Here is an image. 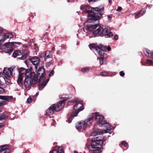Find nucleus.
Returning <instances> with one entry per match:
<instances>
[{
    "label": "nucleus",
    "instance_id": "nucleus-43",
    "mask_svg": "<svg viewBox=\"0 0 153 153\" xmlns=\"http://www.w3.org/2000/svg\"><path fill=\"white\" fill-rule=\"evenodd\" d=\"M4 42L2 41V39L0 40V49L2 48L1 45Z\"/></svg>",
    "mask_w": 153,
    "mask_h": 153
},
{
    "label": "nucleus",
    "instance_id": "nucleus-18",
    "mask_svg": "<svg viewBox=\"0 0 153 153\" xmlns=\"http://www.w3.org/2000/svg\"><path fill=\"white\" fill-rule=\"evenodd\" d=\"M13 35L10 33H5L3 35V39H2V41L4 42L7 39H11L13 38Z\"/></svg>",
    "mask_w": 153,
    "mask_h": 153
},
{
    "label": "nucleus",
    "instance_id": "nucleus-41",
    "mask_svg": "<svg viewBox=\"0 0 153 153\" xmlns=\"http://www.w3.org/2000/svg\"><path fill=\"white\" fill-rule=\"evenodd\" d=\"M71 117H70V118H69L68 120V123H71V121H72V120L73 119V118H72V117H73V116H71Z\"/></svg>",
    "mask_w": 153,
    "mask_h": 153
},
{
    "label": "nucleus",
    "instance_id": "nucleus-3",
    "mask_svg": "<svg viewBox=\"0 0 153 153\" xmlns=\"http://www.w3.org/2000/svg\"><path fill=\"white\" fill-rule=\"evenodd\" d=\"M95 119L97 121H100L98 123V125L99 126L102 127L105 125V126L106 128V130H99L97 132V134H101L107 133H111L110 131L112 128V127L111 126L110 124L107 123L106 120L102 121L103 117L102 116L100 115L97 113H96L95 114Z\"/></svg>",
    "mask_w": 153,
    "mask_h": 153
},
{
    "label": "nucleus",
    "instance_id": "nucleus-28",
    "mask_svg": "<svg viewBox=\"0 0 153 153\" xmlns=\"http://www.w3.org/2000/svg\"><path fill=\"white\" fill-rule=\"evenodd\" d=\"M48 80H46V83H44L40 85L39 86V89H42L46 85V84L48 83Z\"/></svg>",
    "mask_w": 153,
    "mask_h": 153
},
{
    "label": "nucleus",
    "instance_id": "nucleus-36",
    "mask_svg": "<svg viewBox=\"0 0 153 153\" xmlns=\"http://www.w3.org/2000/svg\"><path fill=\"white\" fill-rule=\"evenodd\" d=\"M146 63L149 65H150L152 63V61L150 60H147L146 61Z\"/></svg>",
    "mask_w": 153,
    "mask_h": 153
},
{
    "label": "nucleus",
    "instance_id": "nucleus-9",
    "mask_svg": "<svg viewBox=\"0 0 153 153\" xmlns=\"http://www.w3.org/2000/svg\"><path fill=\"white\" fill-rule=\"evenodd\" d=\"M103 35L105 38H110L112 36L113 34L110 31V28L107 27L103 29Z\"/></svg>",
    "mask_w": 153,
    "mask_h": 153
},
{
    "label": "nucleus",
    "instance_id": "nucleus-52",
    "mask_svg": "<svg viewBox=\"0 0 153 153\" xmlns=\"http://www.w3.org/2000/svg\"><path fill=\"white\" fill-rule=\"evenodd\" d=\"M73 153H78L76 152V151H74V152Z\"/></svg>",
    "mask_w": 153,
    "mask_h": 153
},
{
    "label": "nucleus",
    "instance_id": "nucleus-23",
    "mask_svg": "<svg viewBox=\"0 0 153 153\" xmlns=\"http://www.w3.org/2000/svg\"><path fill=\"white\" fill-rule=\"evenodd\" d=\"M9 152L7 149V146L6 145L2 146H0V151Z\"/></svg>",
    "mask_w": 153,
    "mask_h": 153
},
{
    "label": "nucleus",
    "instance_id": "nucleus-13",
    "mask_svg": "<svg viewBox=\"0 0 153 153\" xmlns=\"http://www.w3.org/2000/svg\"><path fill=\"white\" fill-rule=\"evenodd\" d=\"M52 57V53L49 51H47L45 53L44 60L47 62L48 61L49 59L51 58Z\"/></svg>",
    "mask_w": 153,
    "mask_h": 153
},
{
    "label": "nucleus",
    "instance_id": "nucleus-22",
    "mask_svg": "<svg viewBox=\"0 0 153 153\" xmlns=\"http://www.w3.org/2000/svg\"><path fill=\"white\" fill-rule=\"evenodd\" d=\"M21 55L22 53L19 51H15L13 54V56L14 57H17L19 56H21Z\"/></svg>",
    "mask_w": 153,
    "mask_h": 153
},
{
    "label": "nucleus",
    "instance_id": "nucleus-48",
    "mask_svg": "<svg viewBox=\"0 0 153 153\" xmlns=\"http://www.w3.org/2000/svg\"><path fill=\"white\" fill-rule=\"evenodd\" d=\"M3 30L1 29H0V36L2 33Z\"/></svg>",
    "mask_w": 153,
    "mask_h": 153
},
{
    "label": "nucleus",
    "instance_id": "nucleus-39",
    "mask_svg": "<svg viewBox=\"0 0 153 153\" xmlns=\"http://www.w3.org/2000/svg\"><path fill=\"white\" fill-rule=\"evenodd\" d=\"M4 91V89L2 88H0V94H2Z\"/></svg>",
    "mask_w": 153,
    "mask_h": 153
},
{
    "label": "nucleus",
    "instance_id": "nucleus-21",
    "mask_svg": "<svg viewBox=\"0 0 153 153\" xmlns=\"http://www.w3.org/2000/svg\"><path fill=\"white\" fill-rule=\"evenodd\" d=\"M145 13V10L144 9H142L140 11L137 13L135 16L136 19H137L140 17L141 16H142Z\"/></svg>",
    "mask_w": 153,
    "mask_h": 153
},
{
    "label": "nucleus",
    "instance_id": "nucleus-16",
    "mask_svg": "<svg viewBox=\"0 0 153 153\" xmlns=\"http://www.w3.org/2000/svg\"><path fill=\"white\" fill-rule=\"evenodd\" d=\"M31 62L34 65H37L39 62V59L36 56H34L30 59Z\"/></svg>",
    "mask_w": 153,
    "mask_h": 153
},
{
    "label": "nucleus",
    "instance_id": "nucleus-40",
    "mask_svg": "<svg viewBox=\"0 0 153 153\" xmlns=\"http://www.w3.org/2000/svg\"><path fill=\"white\" fill-rule=\"evenodd\" d=\"M120 75V76H123L125 75V73L121 71L119 73Z\"/></svg>",
    "mask_w": 153,
    "mask_h": 153
},
{
    "label": "nucleus",
    "instance_id": "nucleus-42",
    "mask_svg": "<svg viewBox=\"0 0 153 153\" xmlns=\"http://www.w3.org/2000/svg\"><path fill=\"white\" fill-rule=\"evenodd\" d=\"M4 126V125L2 123H0V128Z\"/></svg>",
    "mask_w": 153,
    "mask_h": 153
},
{
    "label": "nucleus",
    "instance_id": "nucleus-6",
    "mask_svg": "<svg viewBox=\"0 0 153 153\" xmlns=\"http://www.w3.org/2000/svg\"><path fill=\"white\" fill-rule=\"evenodd\" d=\"M13 68H4V69L3 73H0V76L4 79L6 82L9 83L10 80V77L13 74Z\"/></svg>",
    "mask_w": 153,
    "mask_h": 153
},
{
    "label": "nucleus",
    "instance_id": "nucleus-37",
    "mask_svg": "<svg viewBox=\"0 0 153 153\" xmlns=\"http://www.w3.org/2000/svg\"><path fill=\"white\" fill-rule=\"evenodd\" d=\"M121 144H122V145H124V146H127V145H128V144L127 143L126 141H123L121 143Z\"/></svg>",
    "mask_w": 153,
    "mask_h": 153
},
{
    "label": "nucleus",
    "instance_id": "nucleus-44",
    "mask_svg": "<svg viewBox=\"0 0 153 153\" xmlns=\"http://www.w3.org/2000/svg\"><path fill=\"white\" fill-rule=\"evenodd\" d=\"M122 7H119L117 9V11H120L122 10Z\"/></svg>",
    "mask_w": 153,
    "mask_h": 153
},
{
    "label": "nucleus",
    "instance_id": "nucleus-4",
    "mask_svg": "<svg viewBox=\"0 0 153 153\" xmlns=\"http://www.w3.org/2000/svg\"><path fill=\"white\" fill-rule=\"evenodd\" d=\"M96 138V139L92 140L91 145L88 148L90 150L94 151L93 153H101L103 141L102 140L98 139L97 137Z\"/></svg>",
    "mask_w": 153,
    "mask_h": 153
},
{
    "label": "nucleus",
    "instance_id": "nucleus-15",
    "mask_svg": "<svg viewBox=\"0 0 153 153\" xmlns=\"http://www.w3.org/2000/svg\"><path fill=\"white\" fill-rule=\"evenodd\" d=\"M55 111L54 108V104L51 105L46 111V114L48 115H51L53 114Z\"/></svg>",
    "mask_w": 153,
    "mask_h": 153
},
{
    "label": "nucleus",
    "instance_id": "nucleus-45",
    "mask_svg": "<svg viewBox=\"0 0 153 153\" xmlns=\"http://www.w3.org/2000/svg\"><path fill=\"white\" fill-rule=\"evenodd\" d=\"M112 16L111 15H109L108 16V20H109L111 19V18Z\"/></svg>",
    "mask_w": 153,
    "mask_h": 153
},
{
    "label": "nucleus",
    "instance_id": "nucleus-8",
    "mask_svg": "<svg viewBox=\"0 0 153 153\" xmlns=\"http://www.w3.org/2000/svg\"><path fill=\"white\" fill-rule=\"evenodd\" d=\"M36 71L37 73V74H35L36 76H39V81L40 82L41 81L42 76L45 72V69L43 67H39L38 70H37V66H36L35 67Z\"/></svg>",
    "mask_w": 153,
    "mask_h": 153
},
{
    "label": "nucleus",
    "instance_id": "nucleus-17",
    "mask_svg": "<svg viewBox=\"0 0 153 153\" xmlns=\"http://www.w3.org/2000/svg\"><path fill=\"white\" fill-rule=\"evenodd\" d=\"M85 122L83 120L79 122L76 124V127L77 129H80L84 127H85Z\"/></svg>",
    "mask_w": 153,
    "mask_h": 153
},
{
    "label": "nucleus",
    "instance_id": "nucleus-19",
    "mask_svg": "<svg viewBox=\"0 0 153 153\" xmlns=\"http://www.w3.org/2000/svg\"><path fill=\"white\" fill-rule=\"evenodd\" d=\"M12 98L11 96H1L0 99L4 100H6L8 102H10Z\"/></svg>",
    "mask_w": 153,
    "mask_h": 153
},
{
    "label": "nucleus",
    "instance_id": "nucleus-30",
    "mask_svg": "<svg viewBox=\"0 0 153 153\" xmlns=\"http://www.w3.org/2000/svg\"><path fill=\"white\" fill-rule=\"evenodd\" d=\"M100 45H102L103 47H106V50L105 51H104V53H105V51H106L107 50V51H110L111 50V47L109 46H108L107 47L106 46H104L103 45H98L97 46H100Z\"/></svg>",
    "mask_w": 153,
    "mask_h": 153
},
{
    "label": "nucleus",
    "instance_id": "nucleus-14",
    "mask_svg": "<svg viewBox=\"0 0 153 153\" xmlns=\"http://www.w3.org/2000/svg\"><path fill=\"white\" fill-rule=\"evenodd\" d=\"M94 119L93 117H91L88 118L84 121L85 127H87L91 125L93 122Z\"/></svg>",
    "mask_w": 153,
    "mask_h": 153
},
{
    "label": "nucleus",
    "instance_id": "nucleus-5",
    "mask_svg": "<svg viewBox=\"0 0 153 153\" xmlns=\"http://www.w3.org/2000/svg\"><path fill=\"white\" fill-rule=\"evenodd\" d=\"M89 47L91 49H95L98 53L101 56L99 59H100V63L101 65L103 64V56L105 55L104 51L106 50V47H103L102 45L97 46V45L93 44L89 45Z\"/></svg>",
    "mask_w": 153,
    "mask_h": 153
},
{
    "label": "nucleus",
    "instance_id": "nucleus-46",
    "mask_svg": "<svg viewBox=\"0 0 153 153\" xmlns=\"http://www.w3.org/2000/svg\"><path fill=\"white\" fill-rule=\"evenodd\" d=\"M114 39H115V40L118 39V36L117 35H114Z\"/></svg>",
    "mask_w": 153,
    "mask_h": 153
},
{
    "label": "nucleus",
    "instance_id": "nucleus-35",
    "mask_svg": "<svg viewBox=\"0 0 153 153\" xmlns=\"http://www.w3.org/2000/svg\"><path fill=\"white\" fill-rule=\"evenodd\" d=\"M89 70L88 68H83L82 69L81 71L83 72H85Z\"/></svg>",
    "mask_w": 153,
    "mask_h": 153
},
{
    "label": "nucleus",
    "instance_id": "nucleus-20",
    "mask_svg": "<svg viewBox=\"0 0 153 153\" xmlns=\"http://www.w3.org/2000/svg\"><path fill=\"white\" fill-rule=\"evenodd\" d=\"M78 33L81 36L85 37L87 35L86 33L85 32L84 28L82 29H79L78 30Z\"/></svg>",
    "mask_w": 153,
    "mask_h": 153
},
{
    "label": "nucleus",
    "instance_id": "nucleus-7",
    "mask_svg": "<svg viewBox=\"0 0 153 153\" xmlns=\"http://www.w3.org/2000/svg\"><path fill=\"white\" fill-rule=\"evenodd\" d=\"M74 108L75 111L73 112L71 114V116L73 117L76 116L79 112L82 111L84 108L82 104L80 102H77L74 107Z\"/></svg>",
    "mask_w": 153,
    "mask_h": 153
},
{
    "label": "nucleus",
    "instance_id": "nucleus-33",
    "mask_svg": "<svg viewBox=\"0 0 153 153\" xmlns=\"http://www.w3.org/2000/svg\"><path fill=\"white\" fill-rule=\"evenodd\" d=\"M6 104V102L4 101H0V106H1L3 105H5Z\"/></svg>",
    "mask_w": 153,
    "mask_h": 153
},
{
    "label": "nucleus",
    "instance_id": "nucleus-1",
    "mask_svg": "<svg viewBox=\"0 0 153 153\" xmlns=\"http://www.w3.org/2000/svg\"><path fill=\"white\" fill-rule=\"evenodd\" d=\"M26 78L24 80V85L25 88L28 90L31 87L32 84H35L39 81V76H36L34 72H32L29 69L21 68L19 71V74L17 81L18 84L22 86L23 79L24 77Z\"/></svg>",
    "mask_w": 153,
    "mask_h": 153
},
{
    "label": "nucleus",
    "instance_id": "nucleus-49",
    "mask_svg": "<svg viewBox=\"0 0 153 153\" xmlns=\"http://www.w3.org/2000/svg\"><path fill=\"white\" fill-rule=\"evenodd\" d=\"M153 58V51L152 52L151 56Z\"/></svg>",
    "mask_w": 153,
    "mask_h": 153
},
{
    "label": "nucleus",
    "instance_id": "nucleus-54",
    "mask_svg": "<svg viewBox=\"0 0 153 153\" xmlns=\"http://www.w3.org/2000/svg\"><path fill=\"white\" fill-rule=\"evenodd\" d=\"M78 34H77V37H78Z\"/></svg>",
    "mask_w": 153,
    "mask_h": 153
},
{
    "label": "nucleus",
    "instance_id": "nucleus-10",
    "mask_svg": "<svg viewBox=\"0 0 153 153\" xmlns=\"http://www.w3.org/2000/svg\"><path fill=\"white\" fill-rule=\"evenodd\" d=\"M103 28L99 27L95 30L93 33L94 36H97L103 35Z\"/></svg>",
    "mask_w": 153,
    "mask_h": 153
},
{
    "label": "nucleus",
    "instance_id": "nucleus-26",
    "mask_svg": "<svg viewBox=\"0 0 153 153\" xmlns=\"http://www.w3.org/2000/svg\"><path fill=\"white\" fill-rule=\"evenodd\" d=\"M11 44H12L13 47H17L18 46L21 44V43L17 42H12Z\"/></svg>",
    "mask_w": 153,
    "mask_h": 153
},
{
    "label": "nucleus",
    "instance_id": "nucleus-57",
    "mask_svg": "<svg viewBox=\"0 0 153 153\" xmlns=\"http://www.w3.org/2000/svg\"><path fill=\"white\" fill-rule=\"evenodd\" d=\"M1 134V133H0V134Z\"/></svg>",
    "mask_w": 153,
    "mask_h": 153
},
{
    "label": "nucleus",
    "instance_id": "nucleus-51",
    "mask_svg": "<svg viewBox=\"0 0 153 153\" xmlns=\"http://www.w3.org/2000/svg\"><path fill=\"white\" fill-rule=\"evenodd\" d=\"M83 6H81V7H80V9H83Z\"/></svg>",
    "mask_w": 153,
    "mask_h": 153
},
{
    "label": "nucleus",
    "instance_id": "nucleus-38",
    "mask_svg": "<svg viewBox=\"0 0 153 153\" xmlns=\"http://www.w3.org/2000/svg\"><path fill=\"white\" fill-rule=\"evenodd\" d=\"M32 101L31 98H28L27 100V102L28 103H30Z\"/></svg>",
    "mask_w": 153,
    "mask_h": 153
},
{
    "label": "nucleus",
    "instance_id": "nucleus-53",
    "mask_svg": "<svg viewBox=\"0 0 153 153\" xmlns=\"http://www.w3.org/2000/svg\"><path fill=\"white\" fill-rule=\"evenodd\" d=\"M36 96H37V95H38V93H37L36 94Z\"/></svg>",
    "mask_w": 153,
    "mask_h": 153
},
{
    "label": "nucleus",
    "instance_id": "nucleus-2",
    "mask_svg": "<svg viewBox=\"0 0 153 153\" xmlns=\"http://www.w3.org/2000/svg\"><path fill=\"white\" fill-rule=\"evenodd\" d=\"M104 9L102 6L91 8V12L88 16V20L84 23L86 30L91 32L97 27L100 17L103 15Z\"/></svg>",
    "mask_w": 153,
    "mask_h": 153
},
{
    "label": "nucleus",
    "instance_id": "nucleus-12",
    "mask_svg": "<svg viewBox=\"0 0 153 153\" xmlns=\"http://www.w3.org/2000/svg\"><path fill=\"white\" fill-rule=\"evenodd\" d=\"M12 43V42L7 43L4 45V46L8 50V51L6 52V53H10L13 51V44H11Z\"/></svg>",
    "mask_w": 153,
    "mask_h": 153
},
{
    "label": "nucleus",
    "instance_id": "nucleus-24",
    "mask_svg": "<svg viewBox=\"0 0 153 153\" xmlns=\"http://www.w3.org/2000/svg\"><path fill=\"white\" fill-rule=\"evenodd\" d=\"M144 53L145 56L148 57H151L152 52H150L149 50H145L144 51Z\"/></svg>",
    "mask_w": 153,
    "mask_h": 153
},
{
    "label": "nucleus",
    "instance_id": "nucleus-31",
    "mask_svg": "<svg viewBox=\"0 0 153 153\" xmlns=\"http://www.w3.org/2000/svg\"><path fill=\"white\" fill-rule=\"evenodd\" d=\"M53 62L52 60H51L49 62H47L46 63V67H48L50 66L51 64H52Z\"/></svg>",
    "mask_w": 153,
    "mask_h": 153
},
{
    "label": "nucleus",
    "instance_id": "nucleus-11",
    "mask_svg": "<svg viewBox=\"0 0 153 153\" xmlns=\"http://www.w3.org/2000/svg\"><path fill=\"white\" fill-rule=\"evenodd\" d=\"M64 100L61 101L58 103L56 105L54 104V108L55 111H58L61 110L63 107L64 105Z\"/></svg>",
    "mask_w": 153,
    "mask_h": 153
},
{
    "label": "nucleus",
    "instance_id": "nucleus-47",
    "mask_svg": "<svg viewBox=\"0 0 153 153\" xmlns=\"http://www.w3.org/2000/svg\"><path fill=\"white\" fill-rule=\"evenodd\" d=\"M9 152L7 151H0V153H8Z\"/></svg>",
    "mask_w": 153,
    "mask_h": 153
},
{
    "label": "nucleus",
    "instance_id": "nucleus-56",
    "mask_svg": "<svg viewBox=\"0 0 153 153\" xmlns=\"http://www.w3.org/2000/svg\"><path fill=\"white\" fill-rule=\"evenodd\" d=\"M1 97V96H0V98Z\"/></svg>",
    "mask_w": 153,
    "mask_h": 153
},
{
    "label": "nucleus",
    "instance_id": "nucleus-34",
    "mask_svg": "<svg viewBox=\"0 0 153 153\" xmlns=\"http://www.w3.org/2000/svg\"><path fill=\"white\" fill-rule=\"evenodd\" d=\"M54 71L52 70L49 74V76L50 77L53 76L54 74Z\"/></svg>",
    "mask_w": 153,
    "mask_h": 153
},
{
    "label": "nucleus",
    "instance_id": "nucleus-27",
    "mask_svg": "<svg viewBox=\"0 0 153 153\" xmlns=\"http://www.w3.org/2000/svg\"><path fill=\"white\" fill-rule=\"evenodd\" d=\"M7 118V117L4 114H0V120H3Z\"/></svg>",
    "mask_w": 153,
    "mask_h": 153
},
{
    "label": "nucleus",
    "instance_id": "nucleus-55",
    "mask_svg": "<svg viewBox=\"0 0 153 153\" xmlns=\"http://www.w3.org/2000/svg\"><path fill=\"white\" fill-rule=\"evenodd\" d=\"M1 109H0V112H1Z\"/></svg>",
    "mask_w": 153,
    "mask_h": 153
},
{
    "label": "nucleus",
    "instance_id": "nucleus-50",
    "mask_svg": "<svg viewBox=\"0 0 153 153\" xmlns=\"http://www.w3.org/2000/svg\"><path fill=\"white\" fill-rule=\"evenodd\" d=\"M109 2L110 3H112V1L111 0H109Z\"/></svg>",
    "mask_w": 153,
    "mask_h": 153
},
{
    "label": "nucleus",
    "instance_id": "nucleus-25",
    "mask_svg": "<svg viewBox=\"0 0 153 153\" xmlns=\"http://www.w3.org/2000/svg\"><path fill=\"white\" fill-rule=\"evenodd\" d=\"M59 152L60 153H64L62 149H59ZM49 153H58L56 149H53L50 151Z\"/></svg>",
    "mask_w": 153,
    "mask_h": 153
},
{
    "label": "nucleus",
    "instance_id": "nucleus-29",
    "mask_svg": "<svg viewBox=\"0 0 153 153\" xmlns=\"http://www.w3.org/2000/svg\"><path fill=\"white\" fill-rule=\"evenodd\" d=\"M29 54V53H27L25 54L24 55H22V56L21 57V59L25 60L28 56Z\"/></svg>",
    "mask_w": 153,
    "mask_h": 153
},
{
    "label": "nucleus",
    "instance_id": "nucleus-32",
    "mask_svg": "<svg viewBox=\"0 0 153 153\" xmlns=\"http://www.w3.org/2000/svg\"><path fill=\"white\" fill-rule=\"evenodd\" d=\"M100 75L102 76H108V73L105 72H101Z\"/></svg>",
    "mask_w": 153,
    "mask_h": 153
}]
</instances>
